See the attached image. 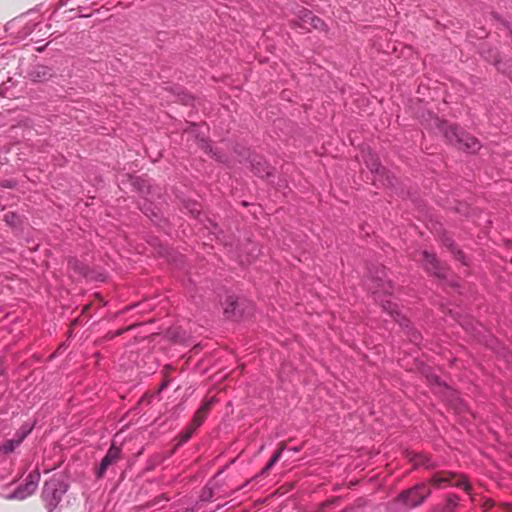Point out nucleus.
Here are the masks:
<instances>
[{"label":"nucleus","instance_id":"nucleus-1","mask_svg":"<svg viewBox=\"0 0 512 512\" xmlns=\"http://www.w3.org/2000/svg\"><path fill=\"white\" fill-rule=\"evenodd\" d=\"M370 274L371 279L368 284V289L375 296V300L380 301L383 310L399 324L410 342L415 345H420L422 340L421 333L412 326L410 320L400 311L398 305L390 299H380V294H383L384 296H391L393 292V284L387 279L385 268H377L374 274L372 271H370Z\"/></svg>","mask_w":512,"mask_h":512},{"label":"nucleus","instance_id":"nucleus-2","mask_svg":"<svg viewBox=\"0 0 512 512\" xmlns=\"http://www.w3.org/2000/svg\"><path fill=\"white\" fill-rule=\"evenodd\" d=\"M70 484L62 474H54L43 484L41 499L47 512L61 509L63 497L68 492Z\"/></svg>","mask_w":512,"mask_h":512},{"label":"nucleus","instance_id":"nucleus-3","mask_svg":"<svg viewBox=\"0 0 512 512\" xmlns=\"http://www.w3.org/2000/svg\"><path fill=\"white\" fill-rule=\"evenodd\" d=\"M438 128L447 142L467 153H475L481 148L479 140L456 124H449L447 121L437 119Z\"/></svg>","mask_w":512,"mask_h":512},{"label":"nucleus","instance_id":"nucleus-4","mask_svg":"<svg viewBox=\"0 0 512 512\" xmlns=\"http://www.w3.org/2000/svg\"><path fill=\"white\" fill-rule=\"evenodd\" d=\"M429 483L438 489L457 487L463 489L468 494L471 492V485L468 483L466 477L448 471L434 473L429 479Z\"/></svg>","mask_w":512,"mask_h":512},{"label":"nucleus","instance_id":"nucleus-5","mask_svg":"<svg viewBox=\"0 0 512 512\" xmlns=\"http://www.w3.org/2000/svg\"><path fill=\"white\" fill-rule=\"evenodd\" d=\"M431 494V489L426 483H418L413 487L402 491L397 496V501L406 508H415L421 505Z\"/></svg>","mask_w":512,"mask_h":512},{"label":"nucleus","instance_id":"nucleus-6","mask_svg":"<svg viewBox=\"0 0 512 512\" xmlns=\"http://www.w3.org/2000/svg\"><path fill=\"white\" fill-rule=\"evenodd\" d=\"M40 477L41 474L39 468L36 467L27 475V477L24 480V483L17 486V488L7 496V498L24 500L27 497L31 496L38 487Z\"/></svg>","mask_w":512,"mask_h":512},{"label":"nucleus","instance_id":"nucleus-7","mask_svg":"<svg viewBox=\"0 0 512 512\" xmlns=\"http://www.w3.org/2000/svg\"><path fill=\"white\" fill-rule=\"evenodd\" d=\"M422 266L427 273L436 277L438 280L445 281L447 279L448 266L441 262L436 254L423 251Z\"/></svg>","mask_w":512,"mask_h":512},{"label":"nucleus","instance_id":"nucleus-8","mask_svg":"<svg viewBox=\"0 0 512 512\" xmlns=\"http://www.w3.org/2000/svg\"><path fill=\"white\" fill-rule=\"evenodd\" d=\"M367 168L374 174V181H379L383 186L393 187L396 178L385 167L381 165L379 159L370 154L365 161Z\"/></svg>","mask_w":512,"mask_h":512},{"label":"nucleus","instance_id":"nucleus-9","mask_svg":"<svg viewBox=\"0 0 512 512\" xmlns=\"http://www.w3.org/2000/svg\"><path fill=\"white\" fill-rule=\"evenodd\" d=\"M42 26L43 25L40 22H24L22 18H16L6 24L5 30L6 32L11 33L17 30L16 37L18 39H25L26 37L30 36L36 29L41 31Z\"/></svg>","mask_w":512,"mask_h":512},{"label":"nucleus","instance_id":"nucleus-10","mask_svg":"<svg viewBox=\"0 0 512 512\" xmlns=\"http://www.w3.org/2000/svg\"><path fill=\"white\" fill-rule=\"evenodd\" d=\"M120 458L121 449L115 446V444H112L106 455L101 460L100 465L96 471L97 478H102L105 475L108 467L115 464Z\"/></svg>","mask_w":512,"mask_h":512},{"label":"nucleus","instance_id":"nucleus-11","mask_svg":"<svg viewBox=\"0 0 512 512\" xmlns=\"http://www.w3.org/2000/svg\"><path fill=\"white\" fill-rule=\"evenodd\" d=\"M51 77V69L45 65H33L27 72V78L33 82H44L50 79Z\"/></svg>","mask_w":512,"mask_h":512},{"label":"nucleus","instance_id":"nucleus-12","mask_svg":"<svg viewBox=\"0 0 512 512\" xmlns=\"http://www.w3.org/2000/svg\"><path fill=\"white\" fill-rule=\"evenodd\" d=\"M252 171L258 177H270L271 176V167L268 165L267 161L262 157L255 155L250 160Z\"/></svg>","mask_w":512,"mask_h":512},{"label":"nucleus","instance_id":"nucleus-13","mask_svg":"<svg viewBox=\"0 0 512 512\" xmlns=\"http://www.w3.org/2000/svg\"><path fill=\"white\" fill-rule=\"evenodd\" d=\"M224 314L227 318L237 319L243 315V311L240 310V303L238 299L229 295L224 303Z\"/></svg>","mask_w":512,"mask_h":512},{"label":"nucleus","instance_id":"nucleus-14","mask_svg":"<svg viewBox=\"0 0 512 512\" xmlns=\"http://www.w3.org/2000/svg\"><path fill=\"white\" fill-rule=\"evenodd\" d=\"M443 245L453 254L454 258L460 261L463 265H468V260L462 250L456 247L454 240L450 237L443 238Z\"/></svg>","mask_w":512,"mask_h":512},{"label":"nucleus","instance_id":"nucleus-15","mask_svg":"<svg viewBox=\"0 0 512 512\" xmlns=\"http://www.w3.org/2000/svg\"><path fill=\"white\" fill-rule=\"evenodd\" d=\"M213 403V399H210L206 402H204L201 407L197 410L195 413L191 426L195 429H197L199 426L202 425L203 421L205 420L207 413Z\"/></svg>","mask_w":512,"mask_h":512},{"label":"nucleus","instance_id":"nucleus-16","mask_svg":"<svg viewBox=\"0 0 512 512\" xmlns=\"http://www.w3.org/2000/svg\"><path fill=\"white\" fill-rule=\"evenodd\" d=\"M68 268L80 276H86L88 273V267L75 257L68 259Z\"/></svg>","mask_w":512,"mask_h":512},{"label":"nucleus","instance_id":"nucleus-17","mask_svg":"<svg viewBox=\"0 0 512 512\" xmlns=\"http://www.w3.org/2000/svg\"><path fill=\"white\" fill-rule=\"evenodd\" d=\"M285 448V444L281 443L278 450L273 454L268 463L262 468L260 475H265L270 471V469L280 460L282 452L285 450Z\"/></svg>","mask_w":512,"mask_h":512},{"label":"nucleus","instance_id":"nucleus-18","mask_svg":"<svg viewBox=\"0 0 512 512\" xmlns=\"http://www.w3.org/2000/svg\"><path fill=\"white\" fill-rule=\"evenodd\" d=\"M34 423L30 424L25 422L22 426L16 431L14 434V438L18 440L20 444L26 439V437L32 432L34 429Z\"/></svg>","mask_w":512,"mask_h":512},{"label":"nucleus","instance_id":"nucleus-19","mask_svg":"<svg viewBox=\"0 0 512 512\" xmlns=\"http://www.w3.org/2000/svg\"><path fill=\"white\" fill-rule=\"evenodd\" d=\"M21 444L14 437L4 441L0 445V454H10L15 451Z\"/></svg>","mask_w":512,"mask_h":512},{"label":"nucleus","instance_id":"nucleus-20","mask_svg":"<svg viewBox=\"0 0 512 512\" xmlns=\"http://www.w3.org/2000/svg\"><path fill=\"white\" fill-rule=\"evenodd\" d=\"M306 13H312V12L306 8H301L298 11L297 25L302 29L309 30L310 17L306 16Z\"/></svg>","mask_w":512,"mask_h":512},{"label":"nucleus","instance_id":"nucleus-21","mask_svg":"<svg viewBox=\"0 0 512 512\" xmlns=\"http://www.w3.org/2000/svg\"><path fill=\"white\" fill-rule=\"evenodd\" d=\"M200 147L205 151V153H207L208 155H211L212 157H214L215 159L219 160V161H222V157L221 155L218 153L217 150H214L212 145L210 144L209 141L205 140V139H201L200 140Z\"/></svg>","mask_w":512,"mask_h":512},{"label":"nucleus","instance_id":"nucleus-22","mask_svg":"<svg viewBox=\"0 0 512 512\" xmlns=\"http://www.w3.org/2000/svg\"><path fill=\"white\" fill-rule=\"evenodd\" d=\"M459 497L455 494H450L447 497L446 504L443 507V512H453L458 506Z\"/></svg>","mask_w":512,"mask_h":512},{"label":"nucleus","instance_id":"nucleus-23","mask_svg":"<svg viewBox=\"0 0 512 512\" xmlns=\"http://www.w3.org/2000/svg\"><path fill=\"white\" fill-rule=\"evenodd\" d=\"M306 16L310 17L309 30L311 28L322 30L325 27V23L322 19L314 15L313 13H306Z\"/></svg>","mask_w":512,"mask_h":512},{"label":"nucleus","instance_id":"nucleus-24","mask_svg":"<svg viewBox=\"0 0 512 512\" xmlns=\"http://www.w3.org/2000/svg\"><path fill=\"white\" fill-rule=\"evenodd\" d=\"M4 221L10 227H17L20 223L19 215L15 212H8L4 215Z\"/></svg>","mask_w":512,"mask_h":512},{"label":"nucleus","instance_id":"nucleus-25","mask_svg":"<svg viewBox=\"0 0 512 512\" xmlns=\"http://www.w3.org/2000/svg\"><path fill=\"white\" fill-rule=\"evenodd\" d=\"M415 465L424 466L427 469H429L433 466L431 459L425 455L418 456L416 459Z\"/></svg>","mask_w":512,"mask_h":512},{"label":"nucleus","instance_id":"nucleus-26","mask_svg":"<svg viewBox=\"0 0 512 512\" xmlns=\"http://www.w3.org/2000/svg\"><path fill=\"white\" fill-rule=\"evenodd\" d=\"M196 429L192 426H189L182 434L180 438V444L186 443L193 435Z\"/></svg>","mask_w":512,"mask_h":512},{"label":"nucleus","instance_id":"nucleus-27","mask_svg":"<svg viewBox=\"0 0 512 512\" xmlns=\"http://www.w3.org/2000/svg\"><path fill=\"white\" fill-rule=\"evenodd\" d=\"M340 512H360L359 508L358 507H355V506H351L349 508H346V509H343L342 511Z\"/></svg>","mask_w":512,"mask_h":512},{"label":"nucleus","instance_id":"nucleus-28","mask_svg":"<svg viewBox=\"0 0 512 512\" xmlns=\"http://www.w3.org/2000/svg\"><path fill=\"white\" fill-rule=\"evenodd\" d=\"M69 0H59L58 7H64L67 5Z\"/></svg>","mask_w":512,"mask_h":512},{"label":"nucleus","instance_id":"nucleus-29","mask_svg":"<svg viewBox=\"0 0 512 512\" xmlns=\"http://www.w3.org/2000/svg\"><path fill=\"white\" fill-rule=\"evenodd\" d=\"M213 226H214V229H215L214 233H217V231L219 230L217 224H214Z\"/></svg>","mask_w":512,"mask_h":512},{"label":"nucleus","instance_id":"nucleus-30","mask_svg":"<svg viewBox=\"0 0 512 512\" xmlns=\"http://www.w3.org/2000/svg\"><path fill=\"white\" fill-rule=\"evenodd\" d=\"M495 64L497 65V69H498V70H500V66H499V65H500V62L496 60V63H495Z\"/></svg>","mask_w":512,"mask_h":512},{"label":"nucleus","instance_id":"nucleus-31","mask_svg":"<svg viewBox=\"0 0 512 512\" xmlns=\"http://www.w3.org/2000/svg\"><path fill=\"white\" fill-rule=\"evenodd\" d=\"M291 450H292V451H294V452H298V451H299V448L294 447V448H292Z\"/></svg>","mask_w":512,"mask_h":512},{"label":"nucleus","instance_id":"nucleus-32","mask_svg":"<svg viewBox=\"0 0 512 512\" xmlns=\"http://www.w3.org/2000/svg\"><path fill=\"white\" fill-rule=\"evenodd\" d=\"M31 41L38 42V41H39V39L31 38Z\"/></svg>","mask_w":512,"mask_h":512}]
</instances>
